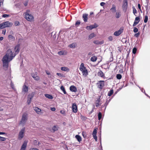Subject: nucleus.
Listing matches in <instances>:
<instances>
[{
	"instance_id": "nucleus-1",
	"label": "nucleus",
	"mask_w": 150,
	"mask_h": 150,
	"mask_svg": "<svg viewBox=\"0 0 150 150\" xmlns=\"http://www.w3.org/2000/svg\"><path fill=\"white\" fill-rule=\"evenodd\" d=\"M16 55L15 53L13 54L11 49H8L6 55L3 57L2 58L3 67L6 69H7L9 62L11 61Z\"/></svg>"
},
{
	"instance_id": "nucleus-2",
	"label": "nucleus",
	"mask_w": 150,
	"mask_h": 150,
	"mask_svg": "<svg viewBox=\"0 0 150 150\" xmlns=\"http://www.w3.org/2000/svg\"><path fill=\"white\" fill-rule=\"evenodd\" d=\"M13 23L8 21H6L0 24V29L6 28L10 27L12 26Z\"/></svg>"
},
{
	"instance_id": "nucleus-3",
	"label": "nucleus",
	"mask_w": 150,
	"mask_h": 150,
	"mask_svg": "<svg viewBox=\"0 0 150 150\" xmlns=\"http://www.w3.org/2000/svg\"><path fill=\"white\" fill-rule=\"evenodd\" d=\"M28 120L27 115L25 113L23 114L21 119L19 123V125L24 126Z\"/></svg>"
},
{
	"instance_id": "nucleus-4",
	"label": "nucleus",
	"mask_w": 150,
	"mask_h": 150,
	"mask_svg": "<svg viewBox=\"0 0 150 150\" xmlns=\"http://www.w3.org/2000/svg\"><path fill=\"white\" fill-rule=\"evenodd\" d=\"M79 69L83 73V74H85L86 75H88V71L86 68L84 67L83 63H82L81 64L80 66Z\"/></svg>"
},
{
	"instance_id": "nucleus-5",
	"label": "nucleus",
	"mask_w": 150,
	"mask_h": 150,
	"mask_svg": "<svg viewBox=\"0 0 150 150\" xmlns=\"http://www.w3.org/2000/svg\"><path fill=\"white\" fill-rule=\"evenodd\" d=\"M25 18L28 21H31L34 19L33 16L31 14H29L28 13H25Z\"/></svg>"
},
{
	"instance_id": "nucleus-6",
	"label": "nucleus",
	"mask_w": 150,
	"mask_h": 150,
	"mask_svg": "<svg viewBox=\"0 0 150 150\" xmlns=\"http://www.w3.org/2000/svg\"><path fill=\"white\" fill-rule=\"evenodd\" d=\"M25 130V128H23L19 133L18 139L19 140H21L24 137V134Z\"/></svg>"
},
{
	"instance_id": "nucleus-7",
	"label": "nucleus",
	"mask_w": 150,
	"mask_h": 150,
	"mask_svg": "<svg viewBox=\"0 0 150 150\" xmlns=\"http://www.w3.org/2000/svg\"><path fill=\"white\" fill-rule=\"evenodd\" d=\"M98 88L102 89L104 86V81H100L97 83Z\"/></svg>"
},
{
	"instance_id": "nucleus-8",
	"label": "nucleus",
	"mask_w": 150,
	"mask_h": 150,
	"mask_svg": "<svg viewBox=\"0 0 150 150\" xmlns=\"http://www.w3.org/2000/svg\"><path fill=\"white\" fill-rule=\"evenodd\" d=\"M128 7V1L127 0H123L122 5V8L123 10L126 11Z\"/></svg>"
},
{
	"instance_id": "nucleus-9",
	"label": "nucleus",
	"mask_w": 150,
	"mask_h": 150,
	"mask_svg": "<svg viewBox=\"0 0 150 150\" xmlns=\"http://www.w3.org/2000/svg\"><path fill=\"white\" fill-rule=\"evenodd\" d=\"M98 26V25L97 24L94 23L93 25L90 26H87L86 27V28L88 30H90L97 27Z\"/></svg>"
},
{
	"instance_id": "nucleus-10",
	"label": "nucleus",
	"mask_w": 150,
	"mask_h": 150,
	"mask_svg": "<svg viewBox=\"0 0 150 150\" xmlns=\"http://www.w3.org/2000/svg\"><path fill=\"white\" fill-rule=\"evenodd\" d=\"M14 50L15 51V53H14L16 55L20 51V45L18 44L14 48Z\"/></svg>"
},
{
	"instance_id": "nucleus-11",
	"label": "nucleus",
	"mask_w": 150,
	"mask_h": 150,
	"mask_svg": "<svg viewBox=\"0 0 150 150\" xmlns=\"http://www.w3.org/2000/svg\"><path fill=\"white\" fill-rule=\"evenodd\" d=\"M72 107L73 112L74 113H76L77 111V107L76 104L75 103L72 104Z\"/></svg>"
},
{
	"instance_id": "nucleus-12",
	"label": "nucleus",
	"mask_w": 150,
	"mask_h": 150,
	"mask_svg": "<svg viewBox=\"0 0 150 150\" xmlns=\"http://www.w3.org/2000/svg\"><path fill=\"white\" fill-rule=\"evenodd\" d=\"M140 21V18L139 16L135 18L134 21L133 25V26L134 27L137 25Z\"/></svg>"
},
{
	"instance_id": "nucleus-13",
	"label": "nucleus",
	"mask_w": 150,
	"mask_h": 150,
	"mask_svg": "<svg viewBox=\"0 0 150 150\" xmlns=\"http://www.w3.org/2000/svg\"><path fill=\"white\" fill-rule=\"evenodd\" d=\"M32 77L36 81H38L39 79V77L36 74L32 73L31 74Z\"/></svg>"
},
{
	"instance_id": "nucleus-14",
	"label": "nucleus",
	"mask_w": 150,
	"mask_h": 150,
	"mask_svg": "<svg viewBox=\"0 0 150 150\" xmlns=\"http://www.w3.org/2000/svg\"><path fill=\"white\" fill-rule=\"evenodd\" d=\"M70 90L73 92H76L77 91V89L76 86H71L70 87Z\"/></svg>"
},
{
	"instance_id": "nucleus-15",
	"label": "nucleus",
	"mask_w": 150,
	"mask_h": 150,
	"mask_svg": "<svg viewBox=\"0 0 150 150\" xmlns=\"http://www.w3.org/2000/svg\"><path fill=\"white\" fill-rule=\"evenodd\" d=\"M123 31L120 29L118 31H116L114 33V35L116 36H118Z\"/></svg>"
},
{
	"instance_id": "nucleus-16",
	"label": "nucleus",
	"mask_w": 150,
	"mask_h": 150,
	"mask_svg": "<svg viewBox=\"0 0 150 150\" xmlns=\"http://www.w3.org/2000/svg\"><path fill=\"white\" fill-rule=\"evenodd\" d=\"M88 14L86 13L83 14V15L82 18L84 22H87L88 21Z\"/></svg>"
},
{
	"instance_id": "nucleus-17",
	"label": "nucleus",
	"mask_w": 150,
	"mask_h": 150,
	"mask_svg": "<svg viewBox=\"0 0 150 150\" xmlns=\"http://www.w3.org/2000/svg\"><path fill=\"white\" fill-rule=\"evenodd\" d=\"M110 10L112 13H114L116 12V6L114 4H112V7L110 9Z\"/></svg>"
},
{
	"instance_id": "nucleus-18",
	"label": "nucleus",
	"mask_w": 150,
	"mask_h": 150,
	"mask_svg": "<svg viewBox=\"0 0 150 150\" xmlns=\"http://www.w3.org/2000/svg\"><path fill=\"white\" fill-rule=\"evenodd\" d=\"M22 90H23V92H24L25 93L27 92L28 91V86H27L24 85L23 86Z\"/></svg>"
},
{
	"instance_id": "nucleus-19",
	"label": "nucleus",
	"mask_w": 150,
	"mask_h": 150,
	"mask_svg": "<svg viewBox=\"0 0 150 150\" xmlns=\"http://www.w3.org/2000/svg\"><path fill=\"white\" fill-rule=\"evenodd\" d=\"M27 142L25 141L22 145L21 148L25 150L27 145Z\"/></svg>"
},
{
	"instance_id": "nucleus-20",
	"label": "nucleus",
	"mask_w": 150,
	"mask_h": 150,
	"mask_svg": "<svg viewBox=\"0 0 150 150\" xmlns=\"http://www.w3.org/2000/svg\"><path fill=\"white\" fill-rule=\"evenodd\" d=\"M59 129V127L57 125H54L52 127V130L53 131V132H54L55 131H57Z\"/></svg>"
},
{
	"instance_id": "nucleus-21",
	"label": "nucleus",
	"mask_w": 150,
	"mask_h": 150,
	"mask_svg": "<svg viewBox=\"0 0 150 150\" xmlns=\"http://www.w3.org/2000/svg\"><path fill=\"white\" fill-rule=\"evenodd\" d=\"M58 54L59 55H66L67 52L65 51H60L58 52Z\"/></svg>"
},
{
	"instance_id": "nucleus-22",
	"label": "nucleus",
	"mask_w": 150,
	"mask_h": 150,
	"mask_svg": "<svg viewBox=\"0 0 150 150\" xmlns=\"http://www.w3.org/2000/svg\"><path fill=\"white\" fill-rule=\"evenodd\" d=\"M34 110L38 114H39L41 111V110L37 107H34Z\"/></svg>"
},
{
	"instance_id": "nucleus-23",
	"label": "nucleus",
	"mask_w": 150,
	"mask_h": 150,
	"mask_svg": "<svg viewBox=\"0 0 150 150\" xmlns=\"http://www.w3.org/2000/svg\"><path fill=\"white\" fill-rule=\"evenodd\" d=\"M75 138L77 139V141L80 142L82 140L81 137L79 135H76L75 136Z\"/></svg>"
},
{
	"instance_id": "nucleus-24",
	"label": "nucleus",
	"mask_w": 150,
	"mask_h": 150,
	"mask_svg": "<svg viewBox=\"0 0 150 150\" xmlns=\"http://www.w3.org/2000/svg\"><path fill=\"white\" fill-rule=\"evenodd\" d=\"M8 38L9 40L11 41H13L15 40V38L11 35H9L8 36Z\"/></svg>"
},
{
	"instance_id": "nucleus-25",
	"label": "nucleus",
	"mask_w": 150,
	"mask_h": 150,
	"mask_svg": "<svg viewBox=\"0 0 150 150\" xmlns=\"http://www.w3.org/2000/svg\"><path fill=\"white\" fill-rule=\"evenodd\" d=\"M45 96L46 97L49 99H52L53 98V97L51 95L46 94H45Z\"/></svg>"
},
{
	"instance_id": "nucleus-26",
	"label": "nucleus",
	"mask_w": 150,
	"mask_h": 150,
	"mask_svg": "<svg viewBox=\"0 0 150 150\" xmlns=\"http://www.w3.org/2000/svg\"><path fill=\"white\" fill-rule=\"evenodd\" d=\"M61 70L66 71H69V69L67 67H62L61 68Z\"/></svg>"
},
{
	"instance_id": "nucleus-27",
	"label": "nucleus",
	"mask_w": 150,
	"mask_h": 150,
	"mask_svg": "<svg viewBox=\"0 0 150 150\" xmlns=\"http://www.w3.org/2000/svg\"><path fill=\"white\" fill-rule=\"evenodd\" d=\"M98 76L102 77L104 76V74L103 72L101 70H100L98 72Z\"/></svg>"
},
{
	"instance_id": "nucleus-28",
	"label": "nucleus",
	"mask_w": 150,
	"mask_h": 150,
	"mask_svg": "<svg viewBox=\"0 0 150 150\" xmlns=\"http://www.w3.org/2000/svg\"><path fill=\"white\" fill-rule=\"evenodd\" d=\"M34 96V93H33L29 94L28 96V98L31 100Z\"/></svg>"
},
{
	"instance_id": "nucleus-29",
	"label": "nucleus",
	"mask_w": 150,
	"mask_h": 150,
	"mask_svg": "<svg viewBox=\"0 0 150 150\" xmlns=\"http://www.w3.org/2000/svg\"><path fill=\"white\" fill-rule=\"evenodd\" d=\"M113 93V89H111L109 91H108V96H110L112 95Z\"/></svg>"
},
{
	"instance_id": "nucleus-30",
	"label": "nucleus",
	"mask_w": 150,
	"mask_h": 150,
	"mask_svg": "<svg viewBox=\"0 0 150 150\" xmlns=\"http://www.w3.org/2000/svg\"><path fill=\"white\" fill-rule=\"evenodd\" d=\"M76 46V43H73L71 44H70L69 45V47L71 48H74Z\"/></svg>"
},
{
	"instance_id": "nucleus-31",
	"label": "nucleus",
	"mask_w": 150,
	"mask_h": 150,
	"mask_svg": "<svg viewBox=\"0 0 150 150\" xmlns=\"http://www.w3.org/2000/svg\"><path fill=\"white\" fill-rule=\"evenodd\" d=\"M95 36V35L93 33L90 34L88 36V39H91Z\"/></svg>"
},
{
	"instance_id": "nucleus-32",
	"label": "nucleus",
	"mask_w": 150,
	"mask_h": 150,
	"mask_svg": "<svg viewBox=\"0 0 150 150\" xmlns=\"http://www.w3.org/2000/svg\"><path fill=\"white\" fill-rule=\"evenodd\" d=\"M97 59V58L96 56H93L91 57V60L93 62L96 61Z\"/></svg>"
},
{
	"instance_id": "nucleus-33",
	"label": "nucleus",
	"mask_w": 150,
	"mask_h": 150,
	"mask_svg": "<svg viewBox=\"0 0 150 150\" xmlns=\"http://www.w3.org/2000/svg\"><path fill=\"white\" fill-rule=\"evenodd\" d=\"M61 89L63 91L64 94H66L67 92L63 86H62L60 87Z\"/></svg>"
},
{
	"instance_id": "nucleus-34",
	"label": "nucleus",
	"mask_w": 150,
	"mask_h": 150,
	"mask_svg": "<svg viewBox=\"0 0 150 150\" xmlns=\"http://www.w3.org/2000/svg\"><path fill=\"white\" fill-rule=\"evenodd\" d=\"M121 16V14L120 12H117L116 13L115 17L116 18H120Z\"/></svg>"
},
{
	"instance_id": "nucleus-35",
	"label": "nucleus",
	"mask_w": 150,
	"mask_h": 150,
	"mask_svg": "<svg viewBox=\"0 0 150 150\" xmlns=\"http://www.w3.org/2000/svg\"><path fill=\"white\" fill-rule=\"evenodd\" d=\"M102 115L101 112H99L98 114V117L99 120H100L102 118Z\"/></svg>"
},
{
	"instance_id": "nucleus-36",
	"label": "nucleus",
	"mask_w": 150,
	"mask_h": 150,
	"mask_svg": "<svg viewBox=\"0 0 150 150\" xmlns=\"http://www.w3.org/2000/svg\"><path fill=\"white\" fill-rule=\"evenodd\" d=\"M133 9V13L134 14V15L136 16V15H135V14L137 13V11L135 8L134 6L132 7Z\"/></svg>"
},
{
	"instance_id": "nucleus-37",
	"label": "nucleus",
	"mask_w": 150,
	"mask_h": 150,
	"mask_svg": "<svg viewBox=\"0 0 150 150\" xmlns=\"http://www.w3.org/2000/svg\"><path fill=\"white\" fill-rule=\"evenodd\" d=\"M122 75L121 74H118L116 75V78L117 79L120 80L122 78Z\"/></svg>"
},
{
	"instance_id": "nucleus-38",
	"label": "nucleus",
	"mask_w": 150,
	"mask_h": 150,
	"mask_svg": "<svg viewBox=\"0 0 150 150\" xmlns=\"http://www.w3.org/2000/svg\"><path fill=\"white\" fill-rule=\"evenodd\" d=\"M137 51V48L135 47H134L133 48L132 50V53L134 54H135L136 53V52Z\"/></svg>"
},
{
	"instance_id": "nucleus-39",
	"label": "nucleus",
	"mask_w": 150,
	"mask_h": 150,
	"mask_svg": "<svg viewBox=\"0 0 150 150\" xmlns=\"http://www.w3.org/2000/svg\"><path fill=\"white\" fill-rule=\"evenodd\" d=\"M148 20V16H145L144 17V22L145 23H146L147 22Z\"/></svg>"
},
{
	"instance_id": "nucleus-40",
	"label": "nucleus",
	"mask_w": 150,
	"mask_h": 150,
	"mask_svg": "<svg viewBox=\"0 0 150 150\" xmlns=\"http://www.w3.org/2000/svg\"><path fill=\"white\" fill-rule=\"evenodd\" d=\"M6 140V138L4 137L0 136V141H4Z\"/></svg>"
},
{
	"instance_id": "nucleus-41",
	"label": "nucleus",
	"mask_w": 150,
	"mask_h": 150,
	"mask_svg": "<svg viewBox=\"0 0 150 150\" xmlns=\"http://www.w3.org/2000/svg\"><path fill=\"white\" fill-rule=\"evenodd\" d=\"M101 96H99L98 97L96 101V102L99 103L100 101V98H101Z\"/></svg>"
},
{
	"instance_id": "nucleus-42",
	"label": "nucleus",
	"mask_w": 150,
	"mask_h": 150,
	"mask_svg": "<svg viewBox=\"0 0 150 150\" xmlns=\"http://www.w3.org/2000/svg\"><path fill=\"white\" fill-rule=\"evenodd\" d=\"M138 30L137 28L136 27H134V28L133 29V31L134 33H137L138 32Z\"/></svg>"
},
{
	"instance_id": "nucleus-43",
	"label": "nucleus",
	"mask_w": 150,
	"mask_h": 150,
	"mask_svg": "<svg viewBox=\"0 0 150 150\" xmlns=\"http://www.w3.org/2000/svg\"><path fill=\"white\" fill-rule=\"evenodd\" d=\"M9 16V15L6 14H4L2 15V17L3 18H6Z\"/></svg>"
},
{
	"instance_id": "nucleus-44",
	"label": "nucleus",
	"mask_w": 150,
	"mask_h": 150,
	"mask_svg": "<svg viewBox=\"0 0 150 150\" xmlns=\"http://www.w3.org/2000/svg\"><path fill=\"white\" fill-rule=\"evenodd\" d=\"M108 99H107L106 102H105V104L104 105L105 106V110L107 106L108 105V103H109V102H108Z\"/></svg>"
},
{
	"instance_id": "nucleus-45",
	"label": "nucleus",
	"mask_w": 150,
	"mask_h": 150,
	"mask_svg": "<svg viewBox=\"0 0 150 150\" xmlns=\"http://www.w3.org/2000/svg\"><path fill=\"white\" fill-rule=\"evenodd\" d=\"M97 130L96 129H94L93 131L92 135H96Z\"/></svg>"
},
{
	"instance_id": "nucleus-46",
	"label": "nucleus",
	"mask_w": 150,
	"mask_h": 150,
	"mask_svg": "<svg viewBox=\"0 0 150 150\" xmlns=\"http://www.w3.org/2000/svg\"><path fill=\"white\" fill-rule=\"evenodd\" d=\"M81 23L80 21L79 20H78L76 21L75 23V25H79Z\"/></svg>"
},
{
	"instance_id": "nucleus-47",
	"label": "nucleus",
	"mask_w": 150,
	"mask_h": 150,
	"mask_svg": "<svg viewBox=\"0 0 150 150\" xmlns=\"http://www.w3.org/2000/svg\"><path fill=\"white\" fill-rule=\"evenodd\" d=\"M31 99H29L28 98L27 101V103L29 105L30 104V103L31 102Z\"/></svg>"
},
{
	"instance_id": "nucleus-48",
	"label": "nucleus",
	"mask_w": 150,
	"mask_h": 150,
	"mask_svg": "<svg viewBox=\"0 0 150 150\" xmlns=\"http://www.w3.org/2000/svg\"><path fill=\"white\" fill-rule=\"evenodd\" d=\"M140 35V33L139 32L138 33L135 34L134 36L136 37H138Z\"/></svg>"
},
{
	"instance_id": "nucleus-49",
	"label": "nucleus",
	"mask_w": 150,
	"mask_h": 150,
	"mask_svg": "<svg viewBox=\"0 0 150 150\" xmlns=\"http://www.w3.org/2000/svg\"><path fill=\"white\" fill-rule=\"evenodd\" d=\"M86 133L85 132H82V134L84 138H86Z\"/></svg>"
},
{
	"instance_id": "nucleus-50",
	"label": "nucleus",
	"mask_w": 150,
	"mask_h": 150,
	"mask_svg": "<svg viewBox=\"0 0 150 150\" xmlns=\"http://www.w3.org/2000/svg\"><path fill=\"white\" fill-rule=\"evenodd\" d=\"M93 138L96 140V141L97 140V137L96 136V135H93Z\"/></svg>"
},
{
	"instance_id": "nucleus-51",
	"label": "nucleus",
	"mask_w": 150,
	"mask_h": 150,
	"mask_svg": "<svg viewBox=\"0 0 150 150\" xmlns=\"http://www.w3.org/2000/svg\"><path fill=\"white\" fill-rule=\"evenodd\" d=\"M56 74L58 76H59L61 77H62L63 76L62 74H61V73H57Z\"/></svg>"
},
{
	"instance_id": "nucleus-52",
	"label": "nucleus",
	"mask_w": 150,
	"mask_h": 150,
	"mask_svg": "<svg viewBox=\"0 0 150 150\" xmlns=\"http://www.w3.org/2000/svg\"><path fill=\"white\" fill-rule=\"evenodd\" d=\"M108 39L110 41H112V37L111 36H110L108 37Z\"/></svg>"
},
{
	"instance_id": "nucleus-53",
	"label": "nucleus",
	"mask_w": 150,
	"mask_h": 150,
	"mask_svg": "<svg viewBox=\"0 0 150 150\" xmlns=\"http://www.w3.org/2000/svg\"><path fill=\"white\" fill-rule=\"evenodd\" d=\"M19 23V22L18 21H16L15 22V24L16 25H18Z\"/></svg>"
},
{
	"instance_id": "nucleus-54",
	"label": "nucleus",
	"mask_w": 150,
	"mask_h": 150,
	"mask_svg": "<svg viewBox=\"0 0 150 150\" xmlns=\"http://www.w3.org/2000/svg\"><path fill=\"white\" fill-rule=\"evenodd\" d=\"M50 110L53 111H54L56 110V109L54 107L51 108Z\"/></svg>"
},
{
	"instance_id": "nucleus-55",
	"label": "nucleus",
	"mask_w": 150,
	"mask_h": 150,
	"mask_svg": "<svg viewBox=\"0 0 150 150\" xmlns=\"http://www.w3.org/2000/svg\"><path fill=\"white\" fill-rule=\"evenodd\" d=\"M28 1H26L25 2H24V5L25 6H26L28 4Z\"/></svg>"
},
{
	"instance_id": "nucleus-56",
	"label": "nucleus",
	"mask_w": 150,
	"mask_h": 150,
	"mask_svg": "<svg viewBox=\"0 0 150 150\" xmlns=\"http://www.w3.org/2000/svg\"><path fill=\"white\" fill-rule=\"evenodd\" d=\"M93 42L96 44H100V42L98 41H95Z\"/></svg>"
},
{
	"instance_id": "nucleus-57",
	"label": "nucleus",
	"mask_w": 150,
	"mask_h": 150,
	"mask_svg": "<svg viewBox=\"0 0 150 150\" xmlns=\"http://www.w3.org/2000/svg\"><path fill=\"white\" fill-rule=\"evenodd\" d=\"M105 4V3L103 2H102L100 3V5L101 6H103Z\"/></svg>"
},
{
	"instance_id": "nucleus-58",
	"label": "nucleus",
	"mask_w": 150,
	"mask_h": 150,
	"mask_svg": "<svg viewBox=\"0 0 150 150\" xmlns=\"http://www.w3.org/2000/svg\"><path fill=\"white\" fill-rule=\"evenodd\" d=\"M29 150H39L38 149L36 148H30Z\"/></svg>"
},
{
	"instance_id": "nucleus-59",
	"label": "nucleus",
	"mask_w": 150,
	"mask_h": 150,
	"mask_svg": "<svg viewBox=\"0 0 150 150\" xmlns=\"http://www.w3.org/2000/svg\"><path fill=\"white\" fill-rule=\"evenodd\" d=\"M6 29L3 30L2 31V33L3 34H4V35H5V33H6Z\"/></svg>"
},
{
	"instance_id": "nucleus-60",
	"label": "nucleus",
	"mask_w": 150,
	"mask_h": 150,
	"mask_svg": "<svg viewBox=\"0 0 150 150\" xmlns=\"http://www.w3.org/2000/svg\"><path fill=\"white\" fill-rule=\"evenodd\" d=\"M95 104L96 106L97 107H98L99 105V103L95 102Z\"/></svg>"
},
{
	"instance_id": "nucleus-61",
	"label": "nucleus",
	"mask_w": 150,
	"mask_h": 150,
	"mask_svg": "<svg viewBox=\"0 0 150 150\" xmlns=\"http://www.w3.org/2000/svg\"><path fill=\"white\" fill-rule=\"evenodd\" d=\"M138 6L139 9L141 11V5L140 4H139L138 5Z\"/></svg>"
},
{
	"instance_id": "nucleus-62",
	"label": "nucleus",
	"mask_w": 150,
	"mask_h": 150,
	"mask_svg": "<svg viewBox=\"0 0 150 150\" xmlns=\"http://www.w3.org/2000/svg\"><path fill=\"white\" fill-rule=\"evenodd\" d=\"M81 119H82V120H85L86 119V117L82 115H81Z\"/></svg>"
},
{
	"instance_id": "nucleus-63",
	"label": "nucleus",
	"mask_w": 150,
	"mask_h": 150,
	"mask_svg": "<svg viewBox=\"0 0 150 150\" xmlns=\"http://www.w3.org/2000/svg\"><path fill=\"white\" fill-rule=\"evenodd\" d=\"M1 134H5V135H6V133L5 132H0V135H1Z\"/></svg>"
},
{
	"instance_id": "nucleus-64",
	"label": "nucleus",
	"mask_w": 150,
	"mask_h": 150,
	"mask_svg": "<svg viewBox=\"0 0 150 150\" xmlns=\"http://www.w3.org/2000/svg\"><path fill=\"white\" fill-rule=\"evenodd\" d=\"M140 90H141L142 92L144 93V91H145V90H144L143 88H140Z\"/></svg>"
}]
</instances>
